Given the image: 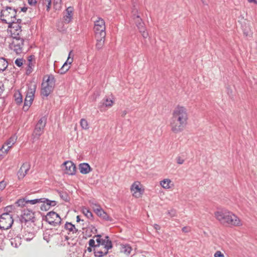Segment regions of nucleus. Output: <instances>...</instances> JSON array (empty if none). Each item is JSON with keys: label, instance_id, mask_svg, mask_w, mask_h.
<instances>
[{"label": "nucleus", "instance_id": "obj_1", "mask_svg": "<svg viewBox=\"0 0 257 257\" xmlns=\"http://www.w3.org/2000/svg\"><path fill=\"white\" fill-rule=\"evenodd\" d=\"M188 113L184 106L178 105L174 109L171 119V130L174 133L182 132L187 124Z\"/></svg>", "mask_w": 257, "mask_h": 257}, {"label": "nucleus", "instance_id": "obj_2", "mask_svg": "<svg viewBox=\"0 0 257 257\" xmlns=\"http://www.w3.org/2000/svg\"><path fill=\"white\" fill-rule=\"evenodd\" d=\"M17 10L12 7H7L5 9L2 10L1 12V19L5 23L9 24L8 28L10 33L15 34L20 32L21 26L15 23L16 20Z\"/></svg>", "mask_w": 257, "mask_h": 257}, {"label": "nucleus", "instance_id": "obj_3", "mask_svg": "<svg viewBox=\"0 0 257 257\" xmlns=\"http://www.w3.org/2000/svg\"><path fill=\"white\" fill-rule=\"evenodd\" d=\"M216 218L222 224L230 226H240L242 224L239 218L234 214L227 210H222L215 213Z\"/></svg>", "mask_w": 257, "mask_h": 257}, {"label": "nucleus", "instance_id": "obj_4", "mask_svg": "<svg viewBox=\"0 0 257 257\" xmlns=\"http://www.w3.org/2000/svg\"><path fill=\"white\" fill-rule=\"evenodd\" d=\"M15 34L11 33L12 40L9 44V48L13 50L17 55H19L23 52L24 39L20 36V34L22 32L21 28H20V32L18 31Z\"/></svg>", "mask_w": 257, "mask_h": 257}, {"label": "nucleus", "instance_id": "obj_5", "mask_svg": "<svg viewBox=\"0 0 257 257\" xmlns=\"http://www.w3.org/2000/svg\"><path fill=\"white\" fill-rule=\"evenodd\" d=\"M112 244L109 236H105L101 243L100 248H94V254L96 257H107L108 249L111 248Z\"/></svg>", "mask_w": 257, "mask_h": 257}, {"label": "nucleus", "instance_id": "obj_6", "mask_svg": "<svg viewBox=\"0 0 257 257\" xmlns=\"http://www.w3.org/2000/svg\"><path fill=\"white\" fill-rule=\"evenodd\" d=\"M56 80L52 74L49 75L45 82L42 84L41 95L47 97L53 91L55 85Z\"/></svg>", "mask_w": 257, "mask_h": 257}, {"label": "nucleus", "instance_id": "obj_7", "mask_svg": "<svg viewBox=\"0 0 257 257\" xmlns=\"http://www.w3.org/2000/svg\"><path fill=\"white\" fill-rule=\"evenodd\" d=\"M36 87L37 85L35 84H31L28 86L23 107L24 111H27L31 106L34 99Z\"/></svg>", "mask_w": 257, "mask_h": 257}, {"label": "nucleus", "instance_id": "obj_8", "mask_svg": "<svg viewBox=\"0 0 257 257\" xmlns=\"http://www.w3.org/2000/svg\"><path fill=\"white\" fill-rule=\"evenodd\" d=\"M46 124V118L41 117L35 125L32 134V141L34 142L39 139L40 137L44 132V129Z\"/></svg>", "mask_w": 257, "mask_h": 257}, {"label": "nucleus", "instance_id": "obj_9", "mask_svg": "<svg viewBox=\"0 0 257 257\" xmlns=\"http://www.w3.org/2000/svg\"><path fill=\"white\" fill-rule=\"evenodd\" d=\"M138 11L136 10H133V18L136 23V26L137 27L140 32L142 34V36L144 38H147L148 37V33L146 31V29L145 26V24L143 22L142 19L140 16L137 14Z\"/></svg>", "mask_w": 257, "mask_h": 257}, {"label": "nucleus", "instance_id": "obj_10", "mask_svg": "<svg viewBox=\"0 0 257 257\" xmlns=\"http://www.w3.org/2000/svg\"><path fill=\"white\" fill-rule=\"evenodd\" d=\"M93 29L95 33V37L105 38V25L103 19L101 18H98V20L94 22Z\"/></svg>", "mask_w": 257, "mask_h": 257}, {"label": "nucleus", "instance_id": "obj_11", "mask_svg": "<svg viewBox=\"0 0 257 257\" xmlns=\"http://www.w3.org/2000/svg\"><path fill=\"white\" fill-rule=\"evenodd\" d=\"M45 218V221L53 226L59 225L61 223L62 219L61 217L58 214L54 211H50L47 213Z\"/></svg>", "mask_w": 257, "mask_h": 257}, {"label": "nucleus", "instance_id": "obj_12", "mask_svg": "<svg viewBox=\"0 0 257 257\" xmlns=\"http://www.w3.org/2000/svg\"><path fill=\"white\" fill-rule=\"evenodd\" d=\"M13 223L12 217L9 213H4L0 217V228L8 229Z\"/></svg>", "mask_w": 257, "mask_h": 257}, {"label": "nucleus", "instance_id": "obj_13", "mask_svg": "<svg viewBox=\"0 0 257 257\" xmlns=\"http://www.w3.org/2000/svg\"><path fill=\"white\" fill-rule=\"evenodd\" d=\"M20 220L22 222L25 223L28 221H31L32 222H35V212L29 209H24L21 215Z\"/></svg>", "mask_w": 257, "mask_h": 257}, {"label": "nucleus", "instance_id": "obj_14", "mask_svg": "<svg viewBox=\"0 0 257 257\" xmlns=\"http://www.w3.org/2000/svg\"><path fill=\"white\" fill-rule=\"evenodd\" d=\"M62 165L65 167V173L69 175H74L76 173V168L75 165L71 161H67L63 163Z\"/></svg>", "mask_w": 257, "mask_h": 257}, {"label": "nucleus", "instance_id": "obj_15", "mask_svg": "<svg viewBox=\"0 0 257 257\" xmlns=\"http://www.w3.org/2000/svg\"><path fill=\"white\" fill-rule=\"evenodd\" d=\"M30 167L31 165L30 163L26 162L23 163L17 173L19 180H22L25 177L28 172L29 171Z\"/></svg>", "mask_w": 257, "mask_h": 257}, {"label": "nucleus", "instance_id": "obj_16", "mask_svg": "<svg viewBox=\"0 0 257 257\" xmlns=\"http://www.w3.org/2000/svg\"><path fill=\"white\" fill-rule=\"evenodd\" d=\"M140 183L138 181L135 182L131 186V190L133 193V195L136 197H140L144 192V190H142L140 187Z\"/></svg>", "mask_w": 257, "mask_h": 257}, {"label": "nucleus", "instance_id": "obj_17", "mask_svg": "<svg viewBox=\"0 0 257 257\" xmlns=\"http://www.w3.org/2000/svg\"><path fill=\"white\" fill-rule=\"evenodd\" d=\"M28 63L26 68V74L27 75H30L33 71V68L36 63L35 57L33 55H31L28 57Z\"/></svg>", "mask_w": 257, "mask_h": 257}, {"label": "nucleus", "instance_id": "obj_18", "mask_svg": "<svg viewBox=\"0 0 257 257\" xmlns=\"http://www.w3.org/2000/svg\"><path fill=\"white\" fill-rule=\"evenodd\" d=\"M95 205L97 208H94V211L99 217L106 221H112V218L101 208L100 206L96 204H95Z\"/></svg>", "mask_w": 257, "mask_h": 257}, {"label": "nucleus", "instance_id": "obj_19", "mask_svg": "<svg viewBox=\"0 0 257 257\" xmlns=\"http://www.w3.org/2000/svg\"><path fill=\"white\" fill-rule=\"evenodd\" d=\"M72 51H71L68 55V57L66 61L64 63V64L62 66L61 68L59 70V73L61 74H63L65 73L70 68V66L68 65H71L73 62V57L71 58L70 55L72 53Z\"/></svg>", "mask_w": 257, "mask_h": 257}, {"label": "nucleus", "instance_id": "obj_20", "mask_svg": "<svg viewBox=\"0 0 257 257\" xmlns=\"http://www.w3.org/2000/svg\"><path fill=\"white\" fill-rule=\"evenodd\" d=\"M73 7H69L65 10V15L63 17L65 23L69 24L71 22L73 15Z\"/></svg>", "mask_w": 257, "mask_h": 257}, {"label": "nucleus", "instance_id": "obj_21", "mask_svg": "<svg viewBox=\"0 0 257 257\" xmlns=\"http://www.w3.org/2000/svg\"><path fill=\"white\" fill-rule=\"evenodd\" d=\"M79 169L81 174H87L91 171V168L88 163H81L79 166Z\"/></svg>", "mask_w": 257, "mask_h": 257}, {"label": "nucleus", "instance_id": "obj_22", "mask_svg": "<svg viewBox=\"0 0 257 257\" xmlns=\"http://www.w3.org/2000/svg\"><path fill=\"white\" fill-rule=\"evenodd\" d=\"M11 245L16 247H18L22 243V238L20 236L17 235L10 239Z\"/></svg>", "mask_w": 257, "mask_h": 257}, {"label": "nucleus", "instance_id": "obj_23", "mask_svg": "<svg viewBox=\"0 0 257 257\" xmlns=\"http://www.w3.org/2000/svg\"><path fill=\"white\" fill-rule=\"evenodd\" d=\"M132 250V248L129 244H125L120 245V251L125 255H130Z\"/></svg>", "mask_w": 257, "mask_h": 257}, {"label": "nucleus", "instance_id": "obj_24", "mask_svg": "<svg viewBox=\"0 0 257 257\" xmlns=\"http://www.w3.org/2000/svg\"><path fill=\"white\" fill-rule=\"evenodd\" d=\"M64 228L68 230L70 232H72L73 234L77 233L78 231V229L75 227V226L74 224L68 222H67L65 223Z\"/></svg>", "mask_w": 257, "mask_h": 257}, {"label": "nucleus", "instance_id": "obj_25", "mask_svg": "<svg viewBox=\"0 0 257 257\" xmlns=\"http://www.w3.org/2000/svg\"><path fill=\"white\" fill-rule=\"evenodd\" d=\"M8 66V62L7 60L3 57H0V72L5 71Z\"/></svg>", "mask_w": 257, "mask_h": 257}, {"label": "nucleus", "instance_id": "obj_26", "mask_svg": "<svg viewBox=\"0 0 257 257\" xmlns=\"http://www.w3.org/2000/svg\"><path fill=\"white\" fill-rule=\"evenodd\" d=\"M95 38L97 41V43L96 44V48L97 50H100L103 47L104 45L105 38L95 37Z\"/></svg>", "mask_w": 257, "mask_h": 257}, {"label": "nucleus", "instance_id": "obj_27", "mask_svg": "<svg viewBox=\"0 0 257 257\" xmlns=\"http://www.w3.org/2000/svg\"><path fill=\"white\" fill-rule=\"evenodd\" d=\"M82 212L86 217H87V218L90 220H93V216L92 212L86 207L82 208Z\"/></svg>", "mask_w": 257, "mask_h": 257}, {"label": "nucleus", "instance_id": "obj_28", "mask_svg": "<svg viewBox=\"0 0 257 257\" xmlns=\"http://www.w3.org/2000/svg\"><path fill=\"white\" fill-rule=\"evenodd\" d=\"M42 203H46L49 208H50L51 207L55 206L57 204L56 201L50 200L45 198H42Z\"/></svg>", "mask_w": 257, "mask_h": 257}, {"label": "nucleus", "instance_id": "obj_29", "mask_svg": "<svg viewBox=\"0 0 257 257\" xmlns=\"http://www.w3.org/2000/svg\"><path fill=\"white\" fill-rule=\"evenodd\" d=\"M14 98L15 102L17 104L20 105L22 103L23 97L19 91H18L15 93Z\"/></svg>", "mask_w": 257, "mask_h": 257}, {"label": "nucleus", "instance_id": "obj_30", "mask_svg": "<svg viewBox=\"0 0 257 257\" xmlns=\"http://www.w3.org/2000/svg\"><path fill=\"white\" fill-rule=\"evenodd\" d=\"M17 138L16 136H14L13 137H11L7 141V142L5 143L7 145L10 146L11 148L15 144V143L16 142Z\"/></svg>", "mask_w": 257, "mask_h": 257}, {"label": "nucleus", "instance_id": "obj_31", "mask_svg": "<svg viewBox=\"0 0 257 257\" xmlns=\"http://www.w3.org/2000/svg\"><path fill=\"white\" fill-rule=\"evenodd\" d=\"M171 180L169 179H164L163 181H161L160 182L161 185L165 189H168L170 188V183H171Z\"/></svg>", "mask_w": 257, "mask_h": 257}, {"label": "nucleus", "instance_id": "obj_32", "mask_svg": "<svg viewBox=\"0 0 257 257\" xmlns=\"http://www.w3.org/2000/svg\"><path fill=\"white\" fill-rule=\"evenodd\" d=\"M101 236L100 234H97L96 235H95L94 237L96 238V248H100L101 243L102 242V240L103 238H101Z\"/></svg>", "mask_w": 257, "mask_h": 257}, {"label": "nucleus", "instance_id": "obj_33", "mask_svg": "<svg viewBox=\"0 0 257 257\" xmlns=\"http://www.w3.org/2000/svg\"><path fill=\"white\" fill-rule=\"evenodd\" d=\"M102 104L106 107L111 106L113 104V101L108 98H105L103 100Z\"/></svg>", "mask_w": 257, "mask_h": 257}, {"label": "nucleus", "instance_id": "obj_34", "mask_svg": "<svg viewBox=\"0 0 257 257\" xmlns=\"http://www.w3.org/2000/svg\"><path fill=\"white\" fill-rule=\"evenodd\" d=\"M26 203H27V200H26L25 198H22V199H20L18 200H17L15 204L17 206L23 207V206H25Z\"/></svg>", "mask_w": 257, "mask_h": 257}, {"label": "nucleus", "instance_id": "obj_35", "mask_svg": "<svg viewBox=\"0 0 257 257\" xmlns=\"http://www.w3.org/2000/svg\"><path fill=\"white\" fill-rule=\"evenodd\" d=\"M42 198L39 199H35L32 200H27V203H30L31 204H35L37 203H42Z\"/></svg>", "mask_w": 257, "mask_h": 257}, {"label": "nucleus", "instance_id": "obj_36", "mask_svg": "<svg viewBox=\"0 0 257 257\" xmlns=\"http://www.w3.org/2000/svg\"><path fill=\"white\" fill-rule=\"evenodd\" d=\"M11 149V146H8L6 145V143H5L2 147L1 148V151L4 153H5V154H7L8 151L10 150V149Z\"/></svg>", "mask_w": 257, "mask_h": 257}, {"label": "nucleus", "instance_id": "obj_37", "mask_svg": "<svg viewBox=\"0 0 257 257\" xmlns=\"http://www.w3.org/2000/svg\"><path fill=\"white\" fill-rule=\"evenodd\" d=\"M80 125L81 127L85 130L88 128V125L86 120L85 119H81L80 120Z\"/></svg>", "mask_w": 257, "mask_h": 257}, {"label": "nucleus", "instance_id": "obj_38", "mask_svg": "<svg viewBox=\"0 0 257 257\" xmlns=\"http://www.w3.org/2000/svg\"><path fill=\"white\" fill-rule=\"evenodd\" d=\"M167 214L171 217H173L176 216V215H177V212H176V210H175L174 209H171L170 210H168L167 211Z\"/></svg>", "mask_w": 257, "mask_h": 257}, {"label": "nucleus", "instance_id": "obj_39", "mask_svg": "<svg viewBox=\"0 0 257 257\" xmlns=\"http://www.w3.org/2000/svg\"><path fill=\"white\" fill-rule=\"evenodd\" d=\"M15 63L17 66L20 67L23 64V59L22 58H18L15 60Z\"/></svg>", "mask_w": 257, "mask_h": 257}, {"label": "nucleus", "instance_id": "obj_40", "mask_svg": "<svg viewBox=\"0 0 257 257\" xmlns=\"http://www.w3.org/2000/svg\"><path fill=\"white\" fill-rule=\"evenodd\" d=\"M7 183L5 180L0 182V191H3L7 186Z\"/></svg>", "mask_w": 257, "mask_h": 257}, {"label": "nucleus", "instance_id": "obj_41", "mask_svg": "<svg viewBox=\"0 0 257 257\" xmlns=\"http://www.w3.org/2000/svg\"><path fill=\"white\" fill-rule=\"evenodd\" d=\"M88 243L90 247H94V249L96 248V244H95V240L93 239H90Z\"/></svg>", "mask_w": 257, "mask_h": 257}, {"label": "nucleus", "instance_id": "obj_42", "mask_svg": "<svg viewBox=\"0 0 257 257\" xmlns=\"http://www.w3.org/2000/svg\"><path fill=\"white\" fill-rule=\"evenodd\" d=\"M176 161L178 164H182L184 162V159L182 158L181 156H178L176 158Z\"/></svg>", "mask_w": 257, "mask_h": 257}, {"label": "nucleus", "instance_id": "obj_43", "mask_svg": "<svg viewBox=\"0 0 257 257\" xmlns=\"http://www.w3.org/2000/svg\"><path fill=\"white\" fill-rule=\"evenodd\" d=\"M29 237H27L25 236H24V238L25 240L27 241H30L34 236V234L32 233H28Z\"/></svg>", "mask_w": 257, "mask_h": 257}, {"label": "nucleus", "instance_id": "obj_44", "mask_svg": "<svg viewBox=\"0 0 257 257\" xmlns=\"http://www.w3.org/2000/svg\"><path fill=\"white\" fill-rule=\"evenodd\" d=\"M4 91V85L2 81H0V98H2V94Z\"/></svg>", "mask_w": 257, "mask_h": 257}, {"label": "nucleus", "instance_id": "obj_45", "mask_svg": "<svg viewBox=\"0 0 257 257\" xmlns=\"http://www.w3.org/2000/svg\"><path fill=\"white\" fill-rule=\"evenodd\" d=\"M43 204L41 205L40 208L42 210L47 211L50 208L48 207V206L46 203H43Z\"/></svg>", "mask_w": 257, "mask_h": 257}, {"label": "nucleus", "instance_id": "obj_46", "mask_svg": "<svg viewBox=\"0 0 257 257\" xmlns=\"http://www.w3.org/2000/svg\"><path fill=\"white\" fill-rule=\"evenodd\" d=\"M214 257H224V254L220 251H217L214 255Z\"/></svg>", "mask_w": 257, "mask_h": 257}, {"label": "nucleus", "instance_id": "obj_47", "mask_svg": "<svg viewBox=\"0 0 257 257\" xmlns=\"http://www.w3.org/2000/svg\"><path fill=\"white\" fill-rule=\"evenodd\" d=\"M60 197L65 201L67 200L68 195L66 193H62L60 194Z\"/></svg>", "mask_w": 257, "mask_h": 257}, {"label": "nucleus", "instance_id": "obj_48", "mask_svg": "<svg viewBox=\"0 0 257 257\" xmlns=\"http://www.w3.org/2000/svg\"><path fill=\"white\" fill-rule=\"evenodd\" d=\"M182 230L183 232H184L185 233H188L190 231V228H189L187 226H185L182 228Z\"/></svg>", "mask_w": 257, "mask_h": 257}, {"label": "nucleus", "instance_id": "obj_49", "mask_svg": "<svg viewBox=\"0 0 257 257\" xmlns=\"http://www.w3.org/2000/svg\"><path fill=\"white\" fill-rule=\"evenodd\" d=\"M37 3V0H28V4L30 6H35Z\"/></svg>", "mask_w": 257, "mask_h": 257}, {"label": "nucleus", "instance_id": "obj_50", "mask_svg": "<svg viewBox=\"0 0 257 257\" xmlns=\"http://www.w3.org/2000/svg\"><path fill=\"white\" fill-rule=\"evenodd\" d=\"M62 0H54V4L55 5H58L59 7H60Z\"/></svg>", "mask_w": 257, "mask_h": 257}, {"label": "nucleus", "instance_id": "obj_51", "mask_svg": "<svg viewBox=\"0 0 257 257\" xmlns=\"http://www.w3.org/2000/svg\"><path fill=\"white\" fill-rule=\"evenodd\" d=\"M48 3V4L47 5V9L46 10L48 12L50 10V7L51 5V1H46Z\"/></svg>", "mask_w": 257, "mask_h": 257}, {"label": "nucleus", "instance_id": "obj_52", "mask_svg": "<svg viewBox=\"0 0 257 257\" xmlns=\"http://www.w3.org/2000/svg\"><path fill=\"white\" fill-rule=\"evenodd\" d=\"M47 233H45L44 234V239L47 242H49V237L48 236H47Z\"/></svg>", "mask_w": 257, "mask_h": 257}, {"label": "nucleus", "instance_id": "obj_53", "mask_svg": "<svg viewBox=\"0 0 257 257\" xmlns=\"http://www.w3.org/2000/svg\"><path fill=\"white\" fill-rule=\"evenodd\" d=\"M6 236L5 234H0V242L3 241L4 239L5 238Z\"/></svg>", "mask_w": 257, "mask_h": 257}, {"label": "nucleus", "instance_id": "obj_54", "mask_svg": "<svg viewBox=\"0 0 257 257\" xmlns=\"http://www.w3.org/2000/svg\"><path fill=\"white\" fill-rule=\"evenodd\" d=\"M154 228L157 230H160L161 229L160 226L157 224H155L154 225Z\"/></svg>", "mask_w": 257, "mask_h": 257}, {"label": "nucleus", "instance_id": "obj_55", "mask_svg": "<svg viewBox=\"0 0 257 257\" xmlns=\"http://www.w3.org/2000/svg\"><path fill=\"white\" fill-rule=\"evenodd\" d=\"M27 10V8L23 7V8H21V11H19V13H21V12H26Z\"/></svg>", "mask_w": 257, "mask_h": 257}, {"label": "nucleus", "instance_id": "obj_56", "mask_svg": "<svg viewBox=\"0 0 257 257\" xmlns=\"http://www.w3.org/2000/svg\"><path fill=\"white\" fill-rule=\"evenodd\" d=\"M21 22H22V20L21 19H17L16 18V20L15 21V23H18L19 26H20V24H21Z\"/></svg>", "mask_w": 257, "mask_h": 257}, {"label": "nucleus", "instance_id": "obj_57", "mask_svg": "<svg viewBox=\"0 0 257 257\" xmlns=\"http://www.w3.org/2000/svg\"><path fill=\"white\" fill-rule=\"evenodd\" d=\"M249 3H254L255 4H257V2L256 0H247Z\"/></svg>", "mask_w": 257, "mask_h": 257}, {"label": "nucleus", "instance_id": "obj_58", "mask_svg": "<svg viewBox=\"0 0 257 257\" xmlns=\"http://www.w3.org/2000/svg\"><path fill=\"white\" fill-rule=\"evenodd\" d=\"M80 221H81V219H80V216H79V215L77 216V217H76V221H77V222H80Z\"/></svg>", "mask_w": 257, "mask_h": 257}, {"label": "nucleus", "instance_id": "obj_59", "mask_svg": "<svg viewBox=\"0 0 257 257\" xmlns=\"http://www.w3.org/2000/svg\"><path fill=\"white\" fill-rule=\"evenodd\" d=\"M92 247H90L89 246V247H88L87 248V250L89 251V252H91L92 251V248H91Z\"/></svg>", "mask_w": 257, "mask_h": 257}, {"label": "nucleus", "instance_id": "obj_60", "mask_svg": "<svg viewBox=\"0 0 257 257\" xmlns=\"http://www.w3.org/2000/svg\"><path fill=\"white\" fill-rule=\"evenodd\" d=\"M126 114V111L125 110L123 111L122 114V116H124Z\"/></svg>", "mask_w": 257, "mask_h": 257}, {"label": "nucleus", "instance_id": "obj_61", "mask_svg": "<svg viewBox=\"0 0 257 257\" xmlns=\"http://www.w3.org/2000/svg\"><path fill=\"white\" fill-rule=\"evenodd\" d=\"M1 232H0V234H4L3 232V230H4V228H1ZM7 229H5V230H6Z\"/></svg>", "mask_w": 257, "mask_h": 257}, {"label": "nucleus", "instance_id": "obj_62", "mask_svg": "<svg viewBox=\"0 0 257 257\" xmlns=\"http://www.w3.org/2000/svg\"><path fill=\"white\" fill-rule=\"evenodd\" d=\"M65 239H66V240H68L69 237H68V236H66L65 237Z\"/></svg>", "mask_w": 257, "mask_h": 257}, {"label": "nucleus", "instance_id": "obj_63", "mask_svg": "<svg viewBox=\"0 0 257 257\" xmlns=\"http://www.w3.org/2000/svg\"><path fill=\"white\" fill-rule=\"evenodd\" d=\"M51 0H45V1H51Z\"/></svg>", "mask_w": 257, "mask_h": 257}]
</instances>
